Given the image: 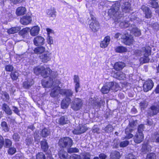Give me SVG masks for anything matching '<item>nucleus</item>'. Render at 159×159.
Instances as JSON below:
<instances>
[{"instance_id":"ddd939ff","label":"nucleus","mask_w":159,"mask_h":159,"mask_svg":"<svg viewBox=\"0 0 159 159\" xmlns=\"http://www.w3.org/2000/svg\"><path fill=\"white\" fill-rule=\"evenodd\" d=\"M87 129V128L85 125H80L78 128L73 131V133L74 134H79L84 133Z\"/></svg>"},{"instance_id":"cd10ccee","label":"nucleus","mask_w":159,"mask_h":159,"mask_svg":"<svg viewBox=\"0 0 159 159\" xmlns=\"http://www.w3.org/2000/svg\"><path fill=\"white\" fill-rule=\"evenodd\" d=\"M74 80V83H75V90L76 92H77L79 91V89L80 87L79 77L77 75H75Z\"/></svg>"},{"instance_id":"0eeeda50","label":"nucleus","mask_w":159,"mask_h":159,"mask_svg":"<svg viewBox=\"0 0 159 159\" xmlns=\"http://www.w3.org/2000/svg\"><path fill=\"white\" fill-rule=\"evenodd\" d=\"M82 105V100L80 99L76 98L71 103V108L74 111H77L81 108Z\"/></svg>"},{"instance_id":"a878e982","label":"nucleus","mask_w":159,"mask_h":159,"mask_svg":"<svg viewBox=\"0 0 159 159\" xmlns=\"http://www.w3.org/2000/svg\"><path fill=\"white\" fill-rule=\"evenodd\" d=\"M120 153L116 151L113 152L110 155V159H120Z\"/></svg>"},{"instance_id":"5fc2aeb1","label":"nucleus","mask_w":159,"mask_h":159,"mask_svg":"<svg viewBox=\"0 0 159 159\" xmlns=\"http://www.w3.org/2000/svg\"><path fill=\"white\" fill-rule=\"evenodd\" d=\"M5 143L7 147H10L12 144L11 141L9 139H5Z\"/></svg>"},{"instance_id":"9b49d317","label":"nucleus","mask_w":159,"mask_h":159,"mask_svg":"<svg viewBox=\"0 0 159 159\" xmlns=\"http://www.w3.org/2000/svg\"><path fill=\"white\" fill-rule=\"evenodd\" d=\"M51 54L48 52H45L40 56V58L43 62H46L51 59Z\"/></svg>"},{"instance_id":"bb28decb","label":"nucleus","mask_w":159,"mask_h":159,"mask_svg":"<svg viewBox=\"0 0 159 159\" xmlns=\"http://www.w3.org/2000/svg\"><path fill=\"white\" fill-rule=\"evenodd\" d=\"M125 66L124 63L119 62L116 63L114 66V68L117 70L122 69Z\"/></svg>"},{"instance_id":"37998d69","label":"nucleus","mask_w":159,"mask_h":159,"mask_svg":"<svg viewBox=\"0 0 159 159\" xmlns=\"http://www.w3.org/2000/svg\"><path fill=\"white\" fill-rule=\"evenodd\" d=\"M113 128L111 125H109L105 128V130L107 132L110 133L113 130Z\"/></svg>"},{"instance_id":"393cba45","label":"nucleus","mask_w":159,"mask_h":159,"mask_svg":"<svg viewBox=\"0 0 159 159\" xmlns=\"http://www.w3.org/2000/svg\"><path fill=\"white\" fill-rule=\"evenodd\" d=\"M26 11V9L25 7H20L17 9L16 13L17 16H20L25 14Z\"/></svg>"},{"instance_id":"72a5a7b5","label":"nucleus","mask_w":159,"mask_h":159,"mask_svg":"<svg viewBox=\"0 0 159 159\" xmlns=\"http://www.w3.org/2000/svg\"><path fill=\"white\" fill-rule=\"evenodd\" d=\"M150 146L149 145L148 143H147L146 144L143 145L142 148V152H146L149 151L150 149Z\"/></svg>"},{"instance_id":"f704fd0d","label":"nucleus","mask_w":159,"mask_h":159,"mask_svg":"<svg viewBox=\"0 0 159 159\" xmlns=\"http://www.w3.org/2000/svg\"><path fill=\"white\" fill-rule=\"evenodd\" d=\"M45 48L43 47H38L36 48L34 50V52L36 53H41L44 52Z\"/></svg>"},{"instance_id":"f03ea898","label":"nucleus","mask_w":159,"mask_h":159,"mask_svg":"<svg viewBox=\"0 0 159 159\" xmlns=\"http://www.w3.org/2000/svg\"><path fill=\"white\" fill-rule=\"evenodd\" d=\"M138 13H133L129 15L128 18H126V20L121 22L120 24V25L122 28H127L129 27V30L131 33L134 34L135 36H138L141 35V31L139 29L136 27L134 25L137 24L139 23L140 20L139 18H137Z\"/></svg>"},{"instance_id":"052dcab7","label":"nucleus","mask_w":159,"mask_h":159,"mask_svg":"<svg viewBox=\"0 0 159 159\" xmlns=\"http://www.w3.org/2000/svg\"><path fill=\"white\" fill-rule=\"evenodd\" d=\"M124 35H123L120 34L119 33H118L116 34L115 35V38L116 39H123V37H124Z\"/></svg>"},{"instance_id":"e2e57ef3","label":"nucleus","mask_w":159,"mask_h":159,"mask_svg":"<svg viewBox=\"0 0 159 159\" xmlns=\"http://www.w3.org/2000/svg\"><path fill=\"white\" fill-rule=\"evenodd\" d=\"M151 5V6L153 8H157L158 7L157 3L156 2H155L154 1H153V2H152Z\"/></svg>"},{"instance_id":"4468645a","label":"nucleus","mask_w":159,"mask_h":159,"mask_svg":"<svg viewBox=\"0 0 159 159\" xmlns=\"http://www.w3.org/2000/svg\"><path fill=\"white\" fill-rule=\"evenodd\" d=\"M45 39L41 36H37L34 40V43L36 46L42 45L44 43Z\"/></svg>"},{"instance_id":"7ed1b4c3","label":"nucleus","mask_w":159,"mask_h":159,"mask_svg":"<svg viewBox=\"0 0 159 159\" xmlns=\"http://www.w3.org/2000/svg\"><path fill=\"white\" fill-rule=\"evenodd\" d=\"M151 49L150 47H147L142 48V51L139 50H135L134 52V54L137 56H140L142 54L144 56L141 57L139 59L140 63L143 64L148 62L149 61L148 56L150 55Z\"/></svg>"},{"instance_id":"473e14b6","label":"nucleus","mask_w":159,"mask_h":159,"mask_svg":"<svg viewBox=\"0 0 159 159\" xmlns=\"http://www.w3.org/2000/svg\"><path fill=\"white\" fill-rule=\"evenodd\" d=\"M56 12L55 10L53 8L48 10L47 11V14L49 17H55L56 16Z\"/></svg>"},{"instance_id":"c9c22d12","label":"nucleus","mask_w":159,"mask_h":159,"mask_svg":"<svg viewBox=\"0 0 159 159\" xmlns=\"http://www.w3.org/2000/svg\"><path fill=\"white\" fill-rule=\"evenodd\" d=\"M50 134V132L48 129L45 128L43 129L40 134L43 137H46L48 136Z\"/></svg>"},{"instance_id":"e433bc0d","label":"nucleus","mask_w":159,"mask_h":159,"mask_svg":"<svg viewBox=\"0 0 159 159\" xmlns=\"http://www.w3.org/2000/svg\"><path fill=\"white\" fill-rule=\"evenodd\" d=\"M41 146L42 149H43L44 152L46 151L48 148V146L45 140L42 141L41 142Z\"/></svg>"},{"instance_id":"6e6552de","label":"nucleus","mask_w":159,"mask_h":159,"mask_svg":"<svg viewBox=\"0 0 159 159\" xmlns=\"http://www.w3.org/2000/svg\"><path fill=\"white\" fill-rule=\"evenodd\" d=\"M130 0H122L121 2L123 3L122 6V11L125 12H129L131 9L130 4Z\"/></svg>"},{"instance_id":"aec40b11","label":"nucleus","mask_w":159,"mask_h":159,"mask_svg":"<svg viewBox=\"0 0 159 159\" xmlns=\"http://www.w3.org/2000/svg\"><path fill=\"white\" fill-rule=\"evenodd\" d=\"M110 40V38L109 36L106 37L104 40L102 41L100 43V46L102 48H105L107 47L109 43Z\"/></svg>"},{"instance_id":"c03bdc74","label":"nucleus","mask_w":159,"mask_h":159,"mask_svg":"<svg viewBox=\"0 0 159 159\" xmlns=\"http://www.w3.org/2000/svg\"><path fill=\"white\" fill-rule=\"evenodd\" d=\"M36 159H46L44 154L42 153H39L36 156Z\"/></svg>"},{"instance_id":"1a4fd4ad","label":"nucleus","mask_w":159,"mask_h":159,"mask_svg":"<svg viewBox=\"0 0 159 159\" xmlns=\"http://www.w3.org/2000/svg\"><path fill=\"white\" fill-rule=\"evenodd\" d=\"M90 23L89 27L94 32L97 31L99 28L98 23L95 20V18H92L90 21Z\"/></svg>"},{"instance_id":"3c124183","label":"nucleus","mask_w":159,"mask_h":159,"mask_svg":"<svg viewBox=\"0 0 159 159\" xmlns=\"http://www.w3.org/2000/svg\"><path fill=\"white\" fill-rule=\"evenodd\" d=\"M16 151V149L14 148H11L8 150V153L11 155L14 154Z\"/></svg>"},{"instance_id":"a211bd4d","label":"nucleus","mask_w":159,"mask_h":159,"mask_svg":"<svg viewBox=\"0 0 159 159\" xmlns=\"http://www.w3.org/2000/svg\"><path fill=\"white\" fill-rule=\"evenodd\" d=\"M141 9L144 13L145 17L147 18H150L152 16V12L148 7L144 5H143Z\"/></svg>"},{"instance_id":"4be33fe9","label":"nucleus","mask_w":159,"mask_h":159,"mask_svg":"<svg viewBox=\"0 0 159 159\" xmlns=\"http://www.w3.org/2000/svg\"><path fill=\"white\" fill-rule=\"evenodd\" d=\"M108 85L110 89L116 91L120 89L118 84L116 83L110 82L108 83Z\"/></svg>"},{"instance_id":"39448f33","label":"nucleus","mask_w":159,"mask_h":159,"mask_svg":"<svg viewBox=\"0 0 159 159\" xmlns=\"http://www.w3.org/2000/svg\"><path fill=\"white\" fill-rule=\"evenodd\" d=\"M136 121H134L129 123V126L125 130V133L126 134L125 139H129L133 137V135L131 133H132L133 129L131 128H134L135 126L136 125Z\"/></svg>"},{"instance_id":"423d86ee","label":"nucleus","mask_w":159,"mask_h":159,"mask_svg":"<svg viewBox=\"0 0 159 159\" xmlns=\"http://www.w3.org/2000/svg\"><path fill=\"white\" fill-rule=\"evenodd\" d=\"M72 140L68 137H64L61 138L59 140L58 144L63 148L66 147H70L72 145Z\"/></svg>"},{"instance_id":"bf43d9fd","label":"nucleus","mask_w":159,"mask_h":159,"mask_svg":"<svg viewBox=\"0 0 159 159\" xmlns=\"http://www.w3.org/2000/svg\"><path fill=\"white\" fill-rule=\"evenodd\" d=\"M13 69V67L11 65H8L6 66L5 69L6 71H11Z\"/></svg>"},{"instance_id":"4d7b16f0","label":"nucleus","mask_w":159,"mask_h":159,"mask_svg":"<svg viewBox=\"0 0 159 159\" xmlns=\"http://www.w3.org/2000/svg\"><path fill=\"white\" fill-rule=\"evenodd\" d=\"M46 30L47 32L48 36H50V34H53L54 33V31L50 28H46Z\"/></svg>"},{"instance_id":"de8ad7c7","label":"nucleus","mask_w":159,"mask_h":159,"mask_svg":"<svg viewBox=\"0 0 159 159\" xmlns=\"http://www.w3.org/2000/svg\"><path fill=\"white\" fill-rule=\"evenodd\" d=\"M98 99H96L95 98L94 99H93L92 98H91L90 99V101L91 102V104L94 105H99V102L98 101Z\"/></svg>"},{"instance_id":"dca6fc26","label":"nucleus","mask_w":159,"mask_h":159,"mask_svg":"<svg viewBox=\"0 0 159 159\" xmlns=\"http://www.w3.org/2000/svg\"><path fill=\"white\" fill-rule=\"evenodd\" d=\"M112 75L114 77L120 80H124L125 78V75L121 71H116L114 72L112 71Z\"/></svg>"},{"instance_id":"20e7f679","label":"nucleus","mask_w":159,"mask_h":159,"mask_svg":"<svg viewBox=\"0 0 159 159\" xmlns=\"http://www.w3.org/2000/svg\"><path fill=\"white\" fill-rule=\"evenodd\" d=\"M120 3L117 2L113 5L112 7L110 9L108 12V15L110 18H112L115 21L116 19H118L121 16H120V12L118 11L119 9Z\"/></svg>"},{"instance_id":"13d9d810","label":"nucleus","mask_w":159,"mask_h":159,"mask_svg":"<svg viewBox=\"0 0 159 159\" xmlns=\"http://www.w3.org/2000/svg\"><path fill=\"white\" fill-rule=\"evenodd\" d=\"M144 125H143L141 124L139 125L138 129V133H142V131L143 129Z\"/></svg>"},{"instance_id":"79ce46f5","label":"nucleus","mask_w":159,"mask_h":159,"mask_svg":"<svg viewBox=\"0 0 159 159\" xmlns=\"http://www.w3.org/2000/svg\"><path fill=\"white\" fill-rule=\"evenodd\" d=\"M129 144V141L126 140L121 142L120 143L119 146L120 147L123 148L127 146Z\"/></svg>"},{"instance_id":"8fccbe9b","label":"nucleus","mask_w":159,"mask_h":159,"mask_svg":"<svg viewBox=\"0 0 159 159\" xmlns=\"http://www.w3.org/2000/svg\"><path fill=\"white\" fill-rule=\"evenodd\" d=\"M83 159H90L91 155L89 152H86L82 155Z\"/></svg>"},{"instance_id":"774afa93","label":"nucleus","mask_w":159,"mask_h":159,"mask_svg":"<svg viewBox=\"0 0 159 159\" xmlns=\"http://www.w3.org/2000/svg\"><path fill=\"white\" fill-rule=\"evenodd\" d=\"M153 27L156 30H157L159 29V24L157 23H154L153 25Z\"/></svg>"},{"instance_id":"864d4df0","label":"nucleus","mask_w":159,"mask_h":159,"mask_svg":"<svg viewBox=\"0 0 159 159\" xmlns=\"http://www.w3.org/2000/svg\"><path fill=\"white\" fill-rule=\"evenodd\" d=\"M70 159H81V157L80 155L74 154L70 156Z\"/></svg>"},{"instance_id":"603ef678","label":"nucleus","mask_w":159,"mask_h":159,"mask_svg":"<svg viewBox=\"0 0 159 159\" xmlns=\"http://www.w3.org/2000/svg\"><path fill=\"white\" fill-rule=\"evenodd\" d=\"M47 43H48V44H49L50 45L53 44V42L52 39V38L50 36H48L47 39Z\"/></svg>"},{"instance_id":"f3484780","label":"nucleus","mask_w":159,"mask_h":159,"mask_svg":"<svg viewBox=\"0 0 159 159\" xmlns=\"http://www.w3.org/2000/svg\"><path fill=\"white\" fill-rule=\"evenodd\" d=\"M40 27L37 26H35L30 28V34L33 36L37 35L40 31Z\"/></svg>"},{"instance_id":"5701e85b","label":"nucleus","mask_w":159,"mask_h":159,"mask_svg":"<svg viewBox=\"0 0 159 159\" xmlns=\"http://www.w3.org/2000/svg\"><path fill=\"white\" fill-rule=\"evenodd\" d=\"M58 155L60 159H69L68 155L67 153L63 149H61L59 151Z\"/></svg>"},{"instance_id":"c756f323","label":"nucleus","mask_w":159,"mask_h":159,"mask_svg":"<svg viewBox=\"0 0 159 159\" xmlns=\"http://www.w3.org/2000/svg\"><path fill=\"white\" fill-rule=\"evenodd\" d=\"M2 109L7 114L11 115L12 112L9 107L6 103L2 105Z\"/></svg>"},{"instance_id":"69168bd1","label":"nucleus","mask_w":159,"mask_h":159,"mask_svg":"<svg viewBox=\"0 0 159 159\" xmlns=\"http://www.w3.org/2000/svg\"><path fill=\"white\" fill-rule=\"evenodd\" d=\"M2 98H6V101H7V100H8L9 99V95L8 94H7L6 92L3 93L2 95Z\"/></svg>"},{"instance_id":"680f3d73","label":"nucleus","mask_w":159,"mask_h":159,"mask_svg":"<svg viewBox=\"0 0 159 159\" xmlns=\"http://www.w3.org/2000/svg\"><path fill=\"white\" fill-rule=\"evenodd\" d=\"M10 1L14 4H16L22 2L24 0H10Z\"/></svg>"},{"instance_id":"2eb2a0df","label":"nucleus","mask_w":159,"mask_h":159,"mask_svg":"<svg viewBox=\"0 0 159 159\" xmlns=\"http://www.w3.org/2000/svg\"><path fill=\"white\" fill-rule=\"evenodd\" d=\"M159 112V104H157L156 106L153 105L151 107L150 111L148 113L150 116H153L156 115Z\"/></svg>"},{"instance_id":"338daca9","label":"nucleus","mask_w":159,"mask_h":159,"mask_svg":"<svg viewBox=\"0 0 159 159\" xmlns=\"http://www.w3.org/2000/svg\"><path fill=\"white\" fill-rule=\"evenodd\" d=\"M39 133L38 131H36L35 133H34V139L35 140H39V139L38 138V137H39Z\"/></svg>"},{"instance_id":"6e6d98bb","label":"nucleus","mask_w":159,"mask_h":159,"mask_svg":"<svg viewBox=\"0 0 159 159\" xmlns=\"http://www.w3.org/2000/svg\"><path fill=\"white\" fill-rule=\"evenodd\" d=\"M125 159H136V157L133 154H129Z\"/></svg>"},{"instance_id":"2f4dec72","label":"nucleus","mask_w":159,"mask_h":159,"mask_svg":"<svg viewBox=\"0 0 159 159\" xmlns=\"http://www.w3.org/2000/svg\"><path fill=\"white\" fill-rule=\"evenodd\" d=\"M110 89L108 84L107 85L103 86L101 89V91L103 94H107L108 93Z\"/></svg>"},{"instance_id":"a19ab883","label":"nucleus","mask_w":159,"mask_h":159,"mask_svg":"<svg viewBox=\"0 0 159 159\" xmlns=\"http://www.w3.org/2000/svg\"><path fill=\"white\" fill-rule=\"evenodd\" d=\"M1 126L5 132L8 131L9 130L8 128L7 123L3 121L1 123Z\"/></svg>"},{"instance_id":"4c0bfd02","label":"nucleus","mask_w":159,"mask_h":159,"mask_svg":"<svg viewBox=\"0 0 159 159\" xmlns=\"http://www.w3.org/2000/svg\"><path fill=\"white\" fill-rule=\"evenodd\" d=\"M19 76V73L17 71L12 72L11 74V77L13 80H16L18 79Z\"/></svg>"},{"instance_id":"49530a36","label":"nucleus","mask_w":159,"mask_h":159,"mask_svg":"<svg viewBox=\"0 0 159 159\" xmlns=\"http://www.w3.org/2000/svg\"><path fill=\"white\" fill-rule=\"evenodd\" d=\"M156 155L154 153H151L147 155L146 159H155Z\"/></svg>"},{"instance_id":"b1692460","label":"nucleus","mask_w":159,"mask_h":159,"mask_svg":"<svg viewBox=\"0 0 159 159\" xmlns=\"http://www.w3.org/2000/svg\"><path fill=\"white\" fill-rule=\"evenodd\" d=\"M56 122L58 124L63 125L68 123L69 121L66 117L62 116L58 119L56 120Z\"/></svg>"},{"instance_id":"ea45409f","label":"nucleus","mask_w":159,"mask_h":159,"mask_svg":"<svg viewBox=\"0 0 159 159\" xmlns=\"http://www.w3.org/2000/svg\"><path fill=\"white\" fill-rule=\"evenodd\" d=\"M29 31L30 32V28L26 27L22 30L20 32V34L22 35L26 34Z\"/></svg>"},{"instance_id":"09e8293b","label":"nucleus","mask_w":159,"mask_h":159,"mask_svg":"<svg viewBox=\"0 0 159 159\" xmlns=\"http://www.w3.org/2000/svg\"><path fill=\"white\" fill-rule=\"evenodd\" d=\"M13 139L15 141H18L20 139V136L17 133H15L13 136Z\"/></svg>"},{"instance_id":"f257e3e1","label":"nucleus","mask_w":159,"mask_h":159,"mask_svg":"<svg viewBox=\"0 0 159 159\" xmlns=\"http://www.w3.org/2000/svg\"><path fill=\"white\" fill-rule=\"evenodd\" d=\"M34 72L37 75L40 74L44 78L42 81V86L44 88H50L54 87L50 93V96L52 97H55L58 96L59 93L66 95V99H63L61 103L62 108H67L70 102V99L68 97L72 95V92L70 90H61L58 85H53V81L52 78L53 76L54 72L48 67L44 66H37L34 69Z\"/></svg>"},{"instance_id":"c85d7f7f","label":"nucleus","mask_w":159,"mask_h":159,"mask_svg":"<svg viewBox=\"0 0 159 159\" xmlns=\"http://www.w3.org/2000/svg\"><path fill=\"white\" fill-rule=\"evenodd\" d=\"M115 51L117 52L122 53L127 52V49L125 47L120 46L116 47Z\"/></svg>"},{"instance_id":"7c9ffc66","label":"nucleus","mask_w":159,"mask_h":159,"mask_svg":"<svg viewBox=\"0 0 159 159\" xmlns=\"http://www.w3.org/2000/svg\"><path fill=\"white\" fill-rule=\"evenodd\" d=\"M20 29V28L19 27H12L9 29L7 31V32L9 34H13L17 32Z\"/></svg>"},{"instance_id":"6ab92c4d","label":"nucleus","mask_w":159,"mask_h":159,"mask_svg":"<svg viewBox=\"0 0 159 159\" xmlns=\"http://www.w3.org/2000/svg\"><path fill=\"white\" fill-rule=\"evenodd\" d=\"M143 139L144 136L142 133H137L134 137V139L135 143H139L143 140Z\"/></svg>"},{"instance_id":"f8f14e48","label":"nucleus","mask_w":159,"mask_h":159,"mask_svg":"<svg viewBox=\"0 0 159 159\" xmlns=\"http://www.w3.org/2000/svg\"><path fill=\"white\" fill-rule=\"evenodd\" d=\"M153 86V83L152 80H149L144 83L143 85L144 91L145 92H147L149 90H150Z\"/></svg>"},{"instance_id":"a18cd8bd","label":"nucleus","mask_w":159,"mask_h":159,"mask_svg":"<svg viewBox=\"0 0 159 159\" xmlns=\"http://www.w3.org/2000/svg\"><path fill=\"white\" fill-rule=\"evenodd\" d=\"M79 149L76 148H71L68 149L67 151L69 153H71L75 152H78Z\"/></svg>"},{"instance_id":"0e129e2a","label":"nucleus","mask_w":159,"mask_h":159,"mask_svg":"<svg viewBox=\"0 0 159 159\" xmlns=\"http://www.w3.org/2000/svg\"><path fill=\"white\" fill-rule=\"evenodd\" d=\"M153 138H155L154 142L156 143L159 142V134H156L155 136L153 137Z\"/></svg>"},{"instance_id":"58836bf2","label":"nucleus","mask_w":159,"mask_h":159,"mask_svg":"<svg viewBox=\"0 0 159 159\" xmlns=\"http://www.w3.org/2000/svg\"><path fill=\"white\" fill-rule=\"evenodd\" d=\"M34 83V81L32 80L30 82H25L24 83V86L26 88H28Z\"/></svg>"},{"instance_id":"9d476101","label":"nucleus","mask_w":159,"mask_h":159,"mask_svg":"<svg viewBox=\"0 0 159 159\" xmlns=\"http://www.w3.org/2000/svg\"><path fill=\"white\" fill-rule=\"evenodd\" d=\"M122 41L125 45H130L133 43L134 39L132 36L127 34H124Z\"/></svg>"},{"instance_id":"412c9836","label":"nucleus","mask_w":159,"mask_h":159,"mask_svg":"<svg viewBox=\"0 0 159 159\" xmlns=\"http://www.w3.org/2000/svg\"><path fill=\"white\" fill-rule=\"evenodd\" d=\"M32 18L29 16H24L20 19V22L23 25H27L31 22Z\"/></svg>"}]
</instances>
